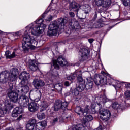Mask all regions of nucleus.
<instances>
[{
  "label": "nucleus",
  "instance_id": "1",
  "mask_svg": "<svg viewBox=\"0 0 130 130\" xmlns=\"http://www.w3.org/2000/svg\"><path fill=\"white\" fill-rule=\"evenodd\" d=\"M39 22H40V24H38L33 28L31 27L33 26L32 24L29 25L26 27L28 30L25 31L22 43V51L25 53L29 52L30 49H32V50L35 49L34 46L37 45V41L36 40L35 38H34L33 37L28 34V31L29 33H31L32 35L37 36L42 33V32L44 31V29H45V25L42 23V22H43L42 19L36 20L37 24H39L38 23H39Z\"/></svg>",
  "mask_w": 130,
  "mask_h": 130
},
{
  "label": "nucleus",
  "instance_id": "2",
  "mask_svg": "<svg viewBox=\"0 0 130 130\" xmlns=\"http://www.w3.org/2000/svg\"><path fill=\"white\" fill-rule=\"evenodd\" d=\"M68 17L61 18L57 21L51 22L49 25V30L47 32V35L49 36H53L56 35L57 29L60 30H64V26L69 22Z\"/></svg>",
  "mask_w": 130,
  "mask_h": 130
},
{
  "label": "nucleus",
  "instance_id": "3",
  "mask_svg": "<svg viewBox=\"0 0 130 130\" xmlns=\"http://www.w3.org/2000/svg\"><path fill=\"white\" fill-rule=\"evenodd\" d=\"M18 75L19 71L17 69H12L11 73H9L7 71H2L0 73V83L6 84L9 81L14 82L17 80Z\"/></svg>",
  "mask_w": 130,
  "mask_h": 130
},
{
  "label": "nucleus",
  "instance_id": "4",
  "mask_svg": "<svg viewBox=\"0 0 130 130\" xmlns=\"http://www.w3.org/2000/svg\"><path fill=\"white\" fill-rule=\"evenodd\" d=\"M102 106L100 104H98L96 106L93 107H92V111H93L94 113H96L97 111H100V114L101 115V118L102 120H105V121H107L109 119V117L111 116V113L110 111L108 110L102 109L101 110Z\"/></svg>",
  "mask_w": 130,
  "mask_h": 130
},
{
  "label": "nucleus",
  "instance_id": "5",
  "mask_svg": "<svg viewBox=\"0 0 130 130\" xmlns=\"http://www.w3.org/2000/svg\"><path fill=\"white\" fill-rule=\"evenodd\" d=\"M9 88L8 90L7 95L10 98L11 101L16 103L18 101L19 95L17 92L13 90V84L12 83H9Z\"/></svg>",
  "mask_w": 130,
  "mask_h": 130
},
{
  "label": "nucleus",
  "instance_id": "6",
  "mask_svg": "<svg viewBox=\"0 0 130 130\" xmlns=\"http://www.w3.org/2000/svg\"><path fill=\"white\" fill-rule=\"evenodd\" d=\"M95 5L98 7H102L103 9L101 8L100 10L98 9V12L102 13L105 11L106 8H108L111 5V0H94Z\"/></svg>",
  "mask_w": 130,
  "mask_h": 130
},
{
  "label": "nucleus",
  "instance_id": "7",
  "mask_svg": "<svg viewBox=\"0 0 130 130\" xmlns=\"http://www.w3.org/2000/svg\"><path fill=\"white\" fill-rule=\"evenodd\" d=\"M80 8H81V5L75 1L71 2L70 4V11H72V9H75L74 12H76L77 17H78L79 19H84V18L82 17V13L80 12Z\"/></svg>",
  "mask_w": 130,
  "mask_h": 130
},
{
  "label": "nucleus",
  "instance_id": "8",
  "mask_svg": "<svg viewBox=\"0 0 130 130\" xmlns=\"http://www.w3.org/2000/svg\"><path fill=\"white\" fill-rule=\"evenodd\" d=\"M105 77L103 75L95 74L93 78V81L95 85L99 86L100 85H104L106 83Z\"/></svg>",
  "mask_w": 130,
  "mask_h": 130
},
{
  "label": "nucleus",
  "instance_id": "9",
  "mask_svg": "<svg viewBox=\"0 0 130 130\" xmlns=\"http://www.w3.org/2000/svg\"><path fill=\"white\" fill-rule=\"evenodd\" d=\"M18 103L22 107H28L30 104V101L27 96L22 95L18 99Z\"/></svg>",
  "mask_w": 130,
  "mask_h": 130
},
{
  "label": "nucleus",
  "instance_id": "10",
  "mask_svg": "<svg viewBox=\"0 0 130 130\" xmlns=\"http://www.w3.org/2000/svg\"><path fill=\"white\" fill-rule=\"evenodd\" d=\"M75 111L76 113L80 115V116H83V115H86L89 112V106H86L84 110H82L81 107L77 106L75 108Z\"/></svg>",
  "mask_w": 130,
  "mask_h": 130
},
{
  "label": "nucleus",
  "instance_id": "11",
  "mask_svg": "<svg viewBox=\"0 0 130 130\" xmlns=\"http://www.w3.org/2000/svg\"><path fill=\"white\" fill-rule=\"evenodd\" d=\"M29 88L28 85L25 84H21L19 85L17 88V91L19 94H22L24 95V94H27L28 92H29Z\"/></svg>",
  "mask_w": 130,
  "mask_h": 130
},
{
  "label": "nucleus",
  "instance_id": "12",
  "mask_svg": "<svg viewBox=\"0 0 130 130\" xmlns=\"http://www.w3.org/2000/svg\"><path fill=\"white\" fill-rule=\"evenodd\" d=\"M28 68L29 70L31 71V72L39 71V63L35 60L30 61L29 62Z\"/></svg>",
  "mask_w": 130,
  "mask_h": 130
},
{
  "label": "nucleus",
  "instance_id": "13",
  "mask_svg": "<svg viewBox=\"0 0 130 130\" xmlns=\"http://www.w3.org/2000/svg\"><path fill=\"white\" fill-rule=\"evenodd\" d=\"M30 78V74L27 73L26 71L22 72L19 76V80L21 81L20 84H25L26 81Z\"/></svg>",
  "mask_w": 130,
  "mask_h": 130
},
{
  "label": "nucleus",
  "instance_id": "14",
  "mask_svg": "<svg viewBox=\"0 0 130 130\" xmlns=\"http://www.w3.org/2000/svg\"><path fill=\"white\" fill-rule=\"evenodd\" d=\"M77 81L79 84V88L80 91H84L85 90V80L82 77V73L79 72V75L77 77Z\"/></svg>",
  "mask_w": 130,
  "mask_h": 130
},
{
  "label": "nucleus",
  "instance_id": "15",
  "mask_svg": "<svg viewBox=\"0 0 130 130\" xmlns=\"http://www.w3.org/2000/svg\"><path fill=\"white\" fill-rule=\"evenodd\" d=\"M32 84L36 89H40V88L45 85V83L43 80L38 79H34Z\"/></svg>",
  "mask_w": 130,
  "mask_h": 130
},
{
  "label": "nucleus",
  "instance_id": "16",
  "mask_svg": "<svg viewBox=\"0 0 130 130\" xmlns=\"http://www.w3.org/2000/svg\"><path fill=\"white\" fill-rule=\"evenodd\" d=\"M89 53V50L86 48H83L80 51V56L81 57V60H86L88 59V54Z\"/></svg>",
  "mask_w": 130,
  "mask_h": 130
},
{
  "label": "nucleus",
  "instance_id": "17",
  "mask_svg": "<svg viewBox=\"0 0 130 130\" xmlns=\"http://www.w3.org/2000/svg\"><path fill=\"white\" fill-rule=\"evenodd\" d=\"M38 106L36 103L31 102L28 105V110L30 112H36L38 110Z\"/></svg>",
  "mask_w": 130,
  "mask_h": 130
},
{
  "label": "nucleus",
  "instance_id": "18",
  "mask_svg": "<svg viewBox=\"0 0 130 130\" xmlns=\"http://www.w3.org/2000/svg\"><path fill=\"white\" fill-rule=\"evenodd\" d=\"M35 124H36V119H31L28 121L27 124H26V127L28 130H34V126H35Z\"/></svg>",
  "mask_w": 130,
  "mask_h": 130
},
{
  "label": "nucleus",
  "instance_id": "19",
  "mask_svg": "<svg viewBox=\"0 0 130 130\" xmlns=\"http://www.w3.org/2000/svg\"><path fill=\"white\" fill-rule=\"evenodd\" d=\"M46 121H44L42 122L37 123L36 125V130H44L45 126H46Z\"/></svg>",
  "mask_w": 130,
  "mask_h": 130
},
{
  "label": "nucleus",
  "instance_id": "20",
  "mask_svg": "<svg viewBox=\"0 0 130 130\" xmlns=\"http://www.w3.org/2000/svg\"><path fill=\"white\" fill-rule=\"evenodd\" d=\"M69 27L73 30H78V29H80V28H81L80 24H79V22L77 21L70 23Z\"/></svg>",
  "mask_w": 130,
  "mask_h": 130
},
{
  "label": "nucleus",
  "instance_id": "21",
  "mask_svg": "<svg viewBox=\"0 0 130 130\" xmlns=\"http://www.w3.org/2000/svg\"><path fill=\"white\" fill-rule=\"evenodd\" d=\"M5 56L7 59H12L13 58H15V57L17 56V54L15 51L11 53L9 51H6L5 52Z\"/></svg>",
  "mask_w": 130,
  "mask_h": 130
},
{
  "label": "nucleus",
  "instance_id": "22",
  "mask_svg": "<svg viewBox=\"0 0 130 130\" xmlns=\"http://www.w3.org/2000/svg\"><path fill=\"white\" fill-rule=\"evenodd\" d=\"M57 61L61 67H64L68 64V61L66 60V59L62 57V56H60L57 58Z\"/></svg>",
  "mask_w": 130,
  "mask_h": 130
},
{
  "label": "nucleus",
  "instance_id": "23",
  "mask_svg": "<svg viewBox=\"0 0 130 130\" xmlns=\"http://www.w3.org/2000/svg\"><path fill=\"white\" fill-rule=\"evenodd\" d=\"M87 82L86 84L85 85L84 83V89L85 88L88 91H91V90H92V88H93V81H92V80L88 79V78L87 79Z\"/></svg>",
  "mask_w": 130,
  "mask_h": 130
},
{
  "label": "nucleus",
  "instance_id": "24",
  "mask_svg": "<svg viewBox=\"0 0 130 130\" xmlns=\"http://www.w3.org/2000/svg\"><path fill=\"white\" fill-rule=\"evenodd\" d=\"M41 92L40 91H39L37 93V98L34 99L33 97V94H32L31 92L29 93V98L31 99V100H34V101H36V102H38V101H39L40 99H41Z\"/></svg>",
  "mask_w": 130,
  "mask_h": 130
},
{
  "label": "nucleus",
  "instance_id": "25",
  "mask_svg": "<svg viewBox=\"0 0 130 130\" xmlns=\"http://www.w3.org/2000/svg\"><path fill=\"white\" fill-rule=\"evenodd\" d=\"M82 7V11H79L80 12V14H82V16H83V11L84 12L85 14H89L90 12H91V7L88 5H83Z\"/></svg>",
  "mask_w": 130,
  "mask_h": 130
},
{
  "label": "nucleus",
  "instance_id": "26",
  "mask_svg": "<svg viewBox=\"0 0 130 130\" xmlns=\"http://www.w3.org/2000/svg\"><path fill=\"white\" fill-rule=\"evenodd\" d=\"M93 118L92 115H89L87 116L84 115L83 118L82 123L86 124L87 122L93 120Z\"/></svg>",
  "mask_w": 130,
  "mask_h": 130
},
{
  "label": "nucleus",
  "instance_id": "27",
  "mask_svg": "<svg viewBox=\"0 0 130 130\" xmlns=\"http://www.w3.org/2000/svg\"><path fill=\"white\" fill-rule=\"evenodd\" d=\"M60 109H61L60 101H57L54 105V111H58V110H60Z\"/></svg>",
  "mask_w": 130,
  "mask_h": 130
},
{
  "label": "nucleus",
  "instance_id": "28",
  "mask_svg": "<svg viewBox=\"0 0 130 130\" xmlns=\"http://www.w3.org/2000/svg\"><path fill=\"white\" fill-rule=\"evenodd\" d=\"M88 29H95L96 28V22L93 20H91L88 22L87 25Z\"/></svg>",
  "mask_w": 130,
  "mask_h": 130
},
{
  "label": "nucleus",
  "instance_id": "29",
  "mask_svg": "<svg viewBox=\"0 0 130 130\" xmlns=\"http://www.w3.org/2000/svg\"><path fill=\"white\" fill-rule=\"evenodd\" d=\"M111 107L113 109L117 110L120 109V107H121V105L117 102H114L112 104Z\"/></svg>",
  "mask_w": 130,
  "mask_h": 130
},
{
  "label": "nucleus",
  "instance_id": "30",
  "mask_svg": "<svg viewBox=\"0 0 130 130\" xmlns=\"http://www.w3.org/2000/svg\"><path fill=\"white\" fill-rule=\"evenodd\" d=\"M5 105L6 106V108L9 110H11V109L14 107V106L12 104L11 101H9L8 100H6L5 101Z\"/></svg>",
  "mask_w": 130,
  "mask_h": 130
},
{
  "label": "nucleus",
  "instance_id": "31",
  "mask_svg": "<svg viewBox=\"0 0 130 130\" xmlns=\"http://www.w3.org/2000/svg\"><path fill=\"white\" fill-rule=\"evenodd\" d=\"M72 130H87L81 124H78L74 126Z\"/></svg>",
  "mask_w": 130,
  "mask_h": 130
},
{
  "label": "nucleus",
  "instance_id": "32",
  "mask_svg": "<svg viewBox=\"0 0 130 130\" xmlns=\"http://www.w3.org/2000/svg\"><path fill=\"white\" fill-rule=\"evenodd\" d=\"M77 76V73L71 74L70 75L67 77V80H69V81H73V80H75L76 79Z\"/></svg>",
  "mask_w": 130,
  "mask_h": 130
},
{
  "label": "nucleus",
  "instance_id": "33",
  "mask_svg": "<svg viewBox=\"0 0 130 130\" xmlns=\"http://www.w3.org/2000/svg\"><path fill=\"white\" fill-rule=\"evenodd\" d=\"M54 88L58 92H61L62 90V85L60 83H58L55 85Z\"/></svg>",
  "mask_w": 130,
  "mask_h": 130
},
{
  "label": "nucleus",
  "instance_id": "34",
  "mask_svg": "<svg viewBox=\"0 0 130 130\" xmlns=\"http://www.w3.org/2000/svg\"><path fill=\"white\" fill-rule=\"evenodd\" d=\"M37 116L38 119H40L41 120L44 119V118H45V114L43 112H39L37 113Z\"/></svg>",
  "mask_w": 130,
  "mask_h": 130
},
{
  "label": "nucleus",
  "instance_id": "35",
  "mask_svg": "<svg viewBox=\"0 0 130 130\" xmlns=\"http://www.w3.org/2000/svg\"><path fill=\"white\" fill-rule=\"evenodd\" d=\"M69 102L67 101L62 102L60 101V105L61 109H64V108H67L68 107V105H69Z\"/></svg>",
  "mask_w": 130,
  "mask_h": 130
},
{
  "label": "nucleus",
  "instance_id": "36",
  "mask_svg": "<svg viewBox=\"0 0 130 130\" xmlns=\"http://www.w3.org/2000/svg\"><path fill=\"white\" fill-rule=\"evenodd\" d=\"M82 91H84V90H80L78 86V87H76L75 89H74L73 93L75 96H79V94H80V92H82Z\"/></svg>",
  "mask_w": 130,
  "mask_h": 130
},
{
  "label": "nucleus",
  "instance_id": "37",
  "mask_svg": "<svg viewBox=\"0 0 130 130\" xmlns=\"http://www.w3.org/2000/svg\"><path fill=\"white\" fill-rule=\"evenodd\" d=\"M14 112H16V113L18 114H21V113H23V108L22 107H16L14 109Z\"/></svg>",
  "mask_w": 130,
  "mask_h": 130
},
{
  "label": "nucleus",
  "instance_id": "38",
  "mask_svg": "<svg viewBox=\"0 0 130 130\" xmlns=\"http://www.w3.org/2000/svg\"><path fill=\"white\" fill-rule=\"evenodd\" d=\"M53 67L56 70H58L59 69V65L57 64V61L56 60H53Z\"/></svg>",
  "mask_w": 130,
  "mask_h": 130
},
{
  "label": "nucleus",
  "instance_id": "39",
  "mask_svg": "<svg viewBox=\"0 0 130 130\" xmlns=\"http://www.w3.org/2000/svg\"><path fill=\"white\" fill-rule=\"evenodd\" d=\"M102 27H104V25L103 23L101 22H95V28H102Z\"/></svg>",
  "mask_w": 130,
  "mask_h": 130
},
{
  "label": "nucleus",
  "instance_id": "40",
  "mask_svg": "<svg viewBox=\"0 0 130 130\" xmlns=\"http://www.w3.org/2000/svg\"><path fill=\"white\" fill-rule=\"evenodd\" d=\"M123 4L124 6H125V7H127V6H130V0H124L123 1Z\"/></svg>",
  "mask_w": 130,
  "mask_h": 130
},
{
  "label": "nucleus",
  "instance_id": "41",
  "mask_svg": "<svg viewBox=\"0 0 130 130\" xmlns=\"http://www.w3.org/2000/svg\"><path fill=\"white\" fill-rule=\"evenodd\" d=\"M125 97H126V98H129V97H130V91L129 90H127V91H125Z\"/></svg>",
  "mask_w": 130,
  "mask_h": 130
},
{
  "label": "nucleus",
  "instance_id": "42",
  "mask_svg": "<svg viewBox=\"0 0 130 130\" xmlns=\"http://www.w3.org/2000/svg\"><path fill=\"white\" fill-rule=\"evenodd\" d=\"M18 114L16 112H14V110L12 112V117H18Z\"/></svg>",
  "mask_w": 130,
  "mask_h": 130
},
{
  "label": "nucleus",
  "instance_id": "43",
  "mask_svg": "<svg viewBox=\"0 0 130 130\" xmlns=\"http://www.w3.org/2000/svg\"><path fill=\"white\" fill-rule=\"evenodd\" d=\"M4 114H5V112L2 108H0V118L1 117H3L4 116Z\"/></svg>",
  "mask_w": 130,
  "mask_h": 130
},
{
  "label": "nucleus",
  "instance_id": "44",
  "mask_svg": "<svg viewBox=\"0 0 130 130\" xmlns=\"http://www.w3.org/2000/svg\"><path fill=\"white\" fill-rule=\"evenodd\" d=\"M69 14L71 18H75V13L73 12H69Z\"/></svg>",
  "mask_w": 130,
  "mask_h": 130
},
{
  "label": "nucleus",
  "instance_id": "45",
  "mask_svg": "<svg viewBox=\"0 0 130 130\" xmlns=\"http://www.w3.org/2000/svg\"><path fill=\"white\" fill-rule=\"evenodd\" d=\"M97 12H95V14H94V17H93V18L92 19V21H96V19H97Z\"/></svg>",
  "mask_w": 130,
  "mask_h": 130
},
{
  "label": "nucleus",
  "instance_id": "46",
  "mask_svg": "<svg viewBox=\"0 0 130 130\" xmlns=\"http://www.w3.org/2000/svg\"><path fill=\"white\" fill-rule=\"evenodd\" d=\"M64 85L66 87H69V86H70V82H69V81H66L64 82Z\"/></svg>",
  "mask_w": 130,
  "mask_h": 130
},
{
  "label": "nucleus",
  "instance_id": "47",
  "mask_svg": "<svg viewBox=\"0 0 130 130\" xmlns=\"http://www.w3.org/2000/svg\"><path fill=\"white\" fill-rule=\"evenodd\" d=\"M58 121V118H55L53 120V124H54V123H55V122H57Z\"/></svg>",
  "mask_w": 130,
  "mask_h": 130
},
{
  "label": "nucleus",
  "instance_id": "48",
  "mask_svg": "<svg viewBox=\"0 0 130 130\" xmlns=\"http://www.w3.org/2000/svg\"><path fill=\"white\" fill-rule=\"evenodd\" d=\"M51 20H52V16L49 15V16L48 17L47 21H49V22H50V21H51Z\"/></svg>",
  "mask_w": 130,
  "mask_h": 130
},
{
  "label": "nucleus",
  "instance_id": "49",
  "mask_svg": "<svg viewBox=\"0 0 130 130\" xmlns=\"http://www.w3.org/2000/svg\"><path fill=\"white\" fill-rule=\"evenodd\" d=\"M88 41L89 43H93V41H94V40L93 39H88Z\"/></svg>",
  "mask_w": 130,
  "mask_h": 130
},
{
  "label": "nucleus",
  "instance_id": "50",
  "mask_svg": "<svg viewBox=\"0 0 130 130\" xmlns=\"http://www.w3.org/2000/svg\"><path fill=\"white\" fill-rule=\"evenodd\" d=\"M98 130H102V126H100L98 128Z\"/></svg>",
  "mask_w": 130,
  "mask_h": 130
},
{
  "label": "nucleus",
  "instance_id": "51",
  "mask_svg": "<svg viewBox=\"0 0 130 130\" xmlns=\"http://www.w3.org/2000/svg\"><path fill=\"white\" fill-rule=\"evenodd\" d=\"M46 14H47V12L45 11L44 14L42 15V17L43 18H44V15H45Z\"/></svg>",
  "mask_w": 130,
  "mask_h": 130
},
{
  "label": "nucleus",
  "instance_id": "52",
  "mask_svg": "<svg viewBox=\"0 0 130 130\" xmlns=\"http://www.w3.org/2000/svg\"><path fill=\"white\" fill-rule=\"evenodd\" d=\"M16 35L19 36V35H20L21 34L20 33V32H16Z\"/></svg>",
  "mask_w": 130,
  "mask_h": 130
},
{
  "label": "nucleus",
  "instance_id": "53",
  "mask_svg": "<svg viewBox=\"0 0 130 130\" xmlns=\"http://www.w3.org/2000/svg\"><path fill=\"white\" fill-rule=\"evenodd\" d=\"M54 76H55V77H58V73H56L55 74H54Z\"/></svg>",
  "mask_w": 130,
  "mask_h": 130
},
{
  "label": "nucleus",
  "instance_id": "54",
  "mask_svg": "<svg viewBox=\"0 0 130 130\" xmlns=\"http://www.w3.org/2000/svg\"><path fill=\"white\" fill-rule=\"evenodd\" d=\"M20 118H22V116L21 115H20L19 117L17 118V120L20 119Z\"/></svg>",
  "mask_w": 130,
  "mask_h": 130
},
{
  "label": "nucleus",
  "instance_id": "55",
  "mask_svg": "<svg viewBox=\"0 0 130 130\" xmlns=\"http://www.w3.org/2000/svg\"><path fill=\"white\" fill-rule=\"evenodd\" d=\"M51 91H52L53 92H54V91H55V90H54V89H51Z\"/></svg>",
  "mask_w": 130,
  "mask_h": 130
},
{
  "label": "nucleus",
  "instance_id": "56",
  "mask_svg": "<svg viewBox=\"0 0 130 130\" xmlns=\"http://www.w3.org/2000/svg\"><path fill=\"white\" fill-rule=\"evenodd\" d=\"M128 87H129V88H130V83L128 84Z\"/></svg>",
  "mask_w": 130,
  "mask_h": 130
},
{
  "label": "nucleus",
  "instance_id": "57",
  "mask_svg": "<svg viewBox=\"0 0 130 130\" xmlns=\"http://www.w3.org/2000/svg\"><path fill=\"white\" fill-rule=\"evenodd\" d=\"M70 117H66V118H67V119H68V118H69Z\"/></svg>",
  "mask_w": 130,
  "mask_h": 130
},
{
  "label": "nucleus",
  "instance_id": "58",
  "mask_svg": "<svg viewBox=\"0 0 130 130\" xmlns=\"http://www.w3.org/2000/svg\"><path fill=\"white\" fill-rule=\"evenodd\" d=\"M55 44H56V43H54Z\"/></svg>",
  "mask_w": 130,
  "mask_h": 130
},
{
  "label": "nucleus",
  "instance_id": "59",
  "mask_svg": "<svg viewBox=\"0 0 130 130\" xmlns=\"http://www.w3.org/2000/svg\"><path fill=\"white\" fill-rule=\"evenodd\" d=\"M5 112H6L7 111H4Z\"/></svg>",
  "mask_w": 130,
  "mask_h": 130
}]
</instances>
